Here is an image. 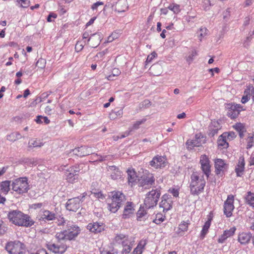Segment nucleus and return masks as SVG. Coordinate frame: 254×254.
<instances>
[{"instance_id":"7","label":"nucleus","mask_w":254,"mask_h":254,"mask_svg":"<svg viewBox=\"0 0 254 254\" xmlns=\"http://www.w3.org/2000/svg\"><path fill=\"white\" fill-rule=\"evenodd\" d=\"M206 138L201 133H196L193 139H188L186 145L188 148L192 149L195 147H199L205 143Z\"/></svg>"},{"instance_id":"31","label":"nucleus","mask_w":254,"mask_h":254,"mask_svg":"<svg viewBox=\"0 0 254 254\" xmlns=\"http://www.w3.org/2000/svg\"><path fill=\"white\" fill-rule=\"evenodd\" d=\"M190 224V222L189 220L187 221H183L179 225L177 233L180 234L181 232L187 231L188 230V226Z\"/></svg>"},{"instance_id":"61","label":"nucleus","mask_w":254,"mask_h":254,"mask_svg":"<svg viewBox=\"0 0 254 254\" xmlns=\"http://www.w3.org/2000/svg\"><path fill=\"white\" fill-rule=\"evenodd\" d=\"M214 217L213 211H210L209 214L207 216V221L205 223H208L211 224V221Z\"/></svg>"},{"instance_id":"51","label":"nucleus","mask_w":254,"mask_h":254,"mask_svg":"<svg viewBox=\"0 0 254 254\" xmlns=\"http://www.w3.org/2000/svg\"><path fill=\"white\" fill-rule=\"evenodd\" d=\"M91 156V159L92 162L102 161L104 160L103 157L97 154H93Z\"/></svg>"},{"instance_id":"41","label":"nucleus","mask_w":254,"mask_h":254,"mask_svg":"<svg viewBox=\"0 0 254 254\" xmlns=\"http://www.w3.org/2000/svg\"><path fill=\"white\" fill-rule=\"evenodd\" d=\"M234 196L232 194L229 195L225 201V206H234Z\"/></svg>"},{"instance_id":"30","label":"nucleus","mask_w":254,"mask_h":254,"mask_svg":"<svg viewBox=\"0 0 254 254\" xmlns=\"http://www.w3.org/2000/svg\"><path fill=\"white\" fill-rule=\"evenodd\" d=\"M128 182L129 183H133L135 182L137 175L135 171L133 169H129L127 171Z\"/></svg>"},{"instance_id":"4","label":"nucleus","mask_w":254,"mask_h":254,"mask_svg":"<svg viewBox=\"0 0 254 254\" xmlns=\"http://www.w3.org/2000/svg\"><path fill=\"white\" fill-rule=\"evenodd\" d=\"M25 249V245L19 241L8 242L5 246L9 254H24Z\"/></svg>"},{"instance_id":"60","label":"nucleus","mask_w":254,"mask_h":254,"mask_svg":"<svg viewBox=\"0 0 254 254\" xmlns=\"http://www.w3.org/2000/svg\"><path fill=\"white\" fill-rule=\"evenodd\" d=\"M83 45L80 42H77L75 47V50L77 52H79L82 50L83 48Z\"/></svg>"},{"instance_id":"9","label":"nucleus","mask_w":254,"mask_h":254,"mask_svg":"<svg viewBox=\"0 0 254 254\" xmlns=\"http://www.w3.org/2000/svg\"><path fill=\"white\" fill-rule=\"evenodd\" d=\"M65 228V233L68 235V240L74 239L80 232V228L72 221H67Z\"/></svg>"},{"instance_id":"37","label":"nucleus","mask_w":254,"mask_h":254,"mask_svg":"<svg viewBox=\"0 0 254 254\" xmlns=\"http://www.w3.org/2000/svg\"><path fill=\"white\" fill-rule=\"evenodd\" d=\"M43 145V142L40 140H38L36 139H31L28 143L29 147H41Z\"/></svg>"},{"instance_id":"56","label":"nucleus","mask_w":254,"mask_h":254,"mask_svg":"<svg viewBox=\"0 0 254 254\" xmlns=\"http://www.w3.org/2000/svg\"><path fill=\"white\" fill-rule=\"evenodd\" d=\"M197 55V52L196 51H192L191 54L188 56L186 58L187 61L189 63H190L193 59V57Z\"/></svg>"},{"instance_id":"19","label":"nucleus","mask_w":254,"mask_h":254,"mask_svg":"<svg viewBox=\"0 0 254 254\" xmlns=\"http://www.w3.org/2000/svg\"><path fill=\"white\" fill-rule=\"evenodd\" d=\"M88 43L92 48H96L100 43V35L97 33L92 35L88 39Z\"/></svg>"},{"instance_id":"27","label":"nucleus","mask_w":254,"mask_h":254,"mask_svg":"<svg viewBox=\"0 0 254 254\" xmlns=\"http://www.w3.org/2000/svg\"><path fill=\"white\" fill-rule=\"evenodd\" d=\"M114 243L121 244L122 243V245H126V243H128V241H127L126 235L124 234H119L117 235L114 240Z\"/></svg>"},{"instance_id":"44","label":"nucleus","mask_w":254,"mask_h":254,"mask_svg":"<svg viewBox=\"0 0 254 254\" xmlns=\"http://www.w3.org/2000/svg\"><path fill=\"white\" fill-rule=\"evenodd\" d=\"M254 134H249L247 138V148L250 149L253 146L254 142Z\"/></svg>"},{"instance_id":"10","label":"nucleus","mask_w":254,"mask_h":254,"mask_svg":"<svg viewBox=\"0 0 254 254\" xmlns=\"http://www.w3.org/2000/svg\"><path fill=\"white\" fill-rule=\"evenodd\" d=\"M199 163L203 173L208 177L211 172L210 161L206 154L201 155L200 157Z\"/></svg>"},{"instance_id":"3","label":"nucleus","mask_w":254,"mask_h":254,"mask_svg":"<svg viewBox=\"0 0 254 254\" xmlns=\"http://www.w3.org/2000/svg\"><path fill=\"white\" fill-rule=\"evenodd\" d=\"M11 186L13 192L18 194H23L29 190V185L26 177H20L13 180Z\"/></svg>"},{"instance_id":"63","label":"nucleus","mask_w":254,"mask_h":254,"mask_svg":"<svg viewBox=\"0 0 254 254\" xmlns=\"http://www.w3.org/2000/svg\"><path fill=\"white\" fill-rule=\"evenodd\" d=\"M227 239L226 236L224 234H222L219 239H218V242L219 243H223L224 241Z\"/></svg>"},{"instance_id":"21","label":"nucleus","mask_w":254,"mask_h":254,"mask_svg":"<svg viewBox=\"0 0 254 254\" xmlns=\"http://www.w3.org/2000/svg\"><path fill=\"white\" fill-rule=\"evenodd\" d=\"M127 4L126 0H119L115 4V10L118 12H124L127 9Z\"/></svg>"},{"instance_id":"38","label":"nucleus","mask_w":254,"mask_h":254,"mask_svg":"<svg viewBox=\"0 0 254 254\" xmlns=\"http://www.w3.org/2000/svg\"><path fill=\"white\" fill-rule=\"evenodd\" d=\"M80 201V199L79 197H73L71 199H69L66 202V206H74L79 205Z\"/></svg>"},{"instance_id":"26","label":"nucleus","mask_w":254,"mask_h":254,"mask_svg":"<svg viewBox=\"0 0 254 254\" xmlns=\"http://www.w3.org/2000/svg\"><path fill=\"white\" fill-rule=\"evenodd\" d=\"M251 85H249L247 86L244 93V95L241 99V102L243 104L246 103L250 99L251 97Z\"/></svg>"},{"instance_id":"49","label":"nucleus","mask_w":254,"mask_h":254,"mask_svg":"<svg viewBox=\"0 0 254 254\" xmlns=\"http://www.w3.org/2000/svg\"><path fill=\"white\" fill-rule=\"evenodd\" d=\"M123 249L122 251V254H128L131 250L132 245H128V243H126V245H123Z\"/></svg>"},{"instance_id":"62","label":"nucleus","mask_w":254,"mask_h":254,"mask_svg":"<svg viewBox=\"0 0 254 254\" xmlns=\"http://www.w3.org/2000/svg\"><path fill=\"white\" fill-rule=\"evenodd\" d=\"M54 108H52L50 106H47L45 109V112L48 115H50L52 114V112Z\"/></svg>"},{"instance_id":"5","label":"nucleus","mask_w":254,"mask_h":254,"mask_svg":"<svg viewBox=\"0 0 254 254\" xmlns=\"http://www.w3.org/2000/svg\"><path fill=\"white\" fill-rule=\"evenodd\" d=\"M160 193L157 190H152L149 191L144 199L145 206H155L160 197Z\"/></svg>"},{"instance_id":"17","label":"nucleus","mask_w":254,"mask_h":254,"mask_svg":"<svg viewBox=\"0 0 254 254\" xmlns=\"http://www.w3.org/2000/svg\"><path fill=\"white\" fill-rule=\"evenodd\" d=\"M37 218L39 221H50L54 220L56 218V215L49 210H45Z\"/></svg>"},{"instance_id":"14","label":"nucleus","mask_w":254,"mask_h":254,"mask_svg":"<svg viewBox=\"0 0 254 254\" xmlns=\"http://www.w3.org/2000/svg\"><path fill=\"white\" fill-rule=\"evenodd\" d=\"M214 166L216 174H220L227 169L228 165L222 159L217 158L214 160Z\"/></svg>"},{"instance_id":"47","label":"nucleus","mask_w":254,"mask_h":254,"mask_svg":"<svg viewBox=\"0 0 254 254\" xmlns=\"http://www.w3.org/2000/svg\"><path fill=\"white\" fill-rule=\"evenodd\" d=\"M146 120L145 119H143L142 120L136 121L132 125L131 129L135 130L138 129L140 127V126L144 124L146 122Z\"/></svg>"},{"instance_id":"29","label":"nucleus","mask_w":254,"mask_h":254,"mask_svg":"<svg viewBox=\"0 0 254 254\" xmlns=\"http://www.w3.org/2000/svg\"><path fill=\"white\" fill-rule=\"evenodd\" d=\"M10 181H4L0 183V189L1 191L4 193L7 194L10 190Z\"/></svg>"},{"instance_id":"39","label":"nucleus","mask_w":254,"mask_h":254,"mask_svg":"<svg viewBox=\"0 0 254 254\" xmlns=\"http://www.w3.org/2000/svg\"><path fill=\"white\" fill-rule=\"evenodd\" d=\"M47 64L46 60L43 58H40L36 63V66L40 69H44L46 67Z\"/></svg>"},{"instance_id":"32","label":"nucleus","mask_w":254,"mask_h":254,"mask_svg":"<svg viewBox=\"0 0 254 254\" xmlns=\"http://www.w3.org/2000/svg\"><path fill=\"white\" fill-rule=\"evenodd\" d=\"M122 175V172L119 168L112 166V179L116 180L121 178Z\"/></svg>"},{"instance_id":"40","label":"nucleus","mask_w":254,"mask_h":254,"mask_svg":"<svg viewBox=\"0 0 254 254\" xmlns=\"http://www.w3.org/2000/svg\"><path fill=\"white\" fill-rule=\"evenodd\" d=\"M222 134L228 141L233 140L236 137V134L234 131L225 132Z\"/></svg>"},{"instance_id":"13","label":"nucleus","mask_w":254,"mask_h":254,"mask_svg":"<svg viewBox=\"0 0 254 254\" xmlns=\"http://www.w3.org/2000/svg\"><path fill=\"white\" fill-rule=\"evenodd\" d=\"M73 154L79 157L87 156L92 153L91 147L86 146L75 148L73 150Z\"/></svg>"},{"instance_id":"36","label":"nucleus","mask_w":254,"mask_h":254,"mask_svg":"<svg viewBox=\"0 0 254 254\" xmlns=\"http://www.w3.org/2000/svg\"><path fill=\"white\" fill-rule=\"evenodd\" d=\"M168 8L172 11L174 14H178L181 10L180 5L176 3L170 4L168 6Z\"/></svg>"},{"instance_id":"12","label":"nucleus","mask_w":254,"mask_h":254,"mask_svg":"<svg viewBox=\"0 0 254 254\" xmlns=\"http://www.w3.org/2000/svg\"><path fill=\"white\" fill-rule=\"evenodd\" d=\"M125 200V195L121 191H112V205L120 206Z\"/></svg>"},{"instance_id":"48","label":"nucleus","mask_w":254,"mask_h":254,"mask_svg":"<svg viewBox=\"0 0 254 254\" xmlns=\"http://www.w3.org/2000/svg\"><path fill=\"white\" fill-rule=\"evenodd\" d=\"M236 230V228L235 227H233L231 228L229 230H225L223 232V234L228 238L234 234Z\"/></svg>"},{"instance_id":"33","label":"nucleus","mask_w":254,"mask_h":254,"mask_svg":"<svg viewBox=\"0 0 254 254\" xmlns=\"http://www.w3.org/2000/svg\"><path fill=\"white\" fill-rule=\"evenodd\" d=\"M245 199L247 204L254 206V193L248 191Z\"/></svg>"},{"instance_id":"45","label":"nucleus","mask_w":254,"mask_h":254,"mask_svg":"<svg viewBox=\"0 0 254 254\" xmlns=\"http://www.w3.org/2000/svg\"><path fill=\"white\" fill-rule=\"evenodd\" d=\"M210 225L211 224H209L208 223H204L200 234V236L202 238H203L207 233Z\"/></svg>"},{"instance_id":"50","label":"nucleus","mask_w":254,"mask_h":254,"mask_svg":"<svg viewBox=\"0 0 254 254\" xmlns=\"http://www.w3.org/2000/svg\"><path fill=\"white\" fill-rule=\"evenodd\" d=\"M157 57V54L155 52H152L150 55L147 56L146 60L145 61L146 64L150 63L152 62V61L155 58Z\"/></svg>"},{"instance_id":"25","label":"nucleus","mask_w":254,"mask_h":254,"mask_svg":"<svg viewBox=\"0 0 254 254\" xmlns=\"http://www.w3.org/2000/svg\"><path fill=\"white\" fill-rule=\"evenodd\" d=\"M87 229L90 232L93 233L100 232L102 230V227L98 223H89L87 226Z\"/></svg>"},{"instance_id":"2","label":"nucleus","mask_w":254,"mask_h":254,"mask_svg":"<svg viewBox=\"0 0 254 254\" xmlns=\"http://www.w3.org/2000/svg\"><path fill=\"white\" fill-rule=\"evenodd\" d=\"M205 184L203 175L198 174L197 173H193L190 177V185L191 194L198 195L203 192Z\"/></svg>"},{"instance_id":"53","label":"nucleus","mask_w":254,"mask_h":254,"mask_svg":"<svg viewBox=\"0 0 254 254\" xmlns=\"http://www.w3.org/2000/svg\"><path fill=\"white\" fill-rule=\"evenodd\" d=\"M234 207H224V213L226 217H230L232 215V211Z\"/></svg>"},{"instance_id":"23","label":"nucleus","mask_w":254,"mask_h":254,"mask_svg":"<svg viewBox=\"0 0 254 254\" xmlns=\"http://www.w3.org/2000/svg\"><path fill=\"white\" fill-rule=\"evenodd\" d=\"M232 127L239 132L240 137L243 138L244 133L246 131L245 125L242 123H237L234 125Z\"/></svg>"},{"instance_id":"15","label":"nucleus","mask_w":254,"mask_h":254,"mask_svg":"<svg viewBox=\"0 0 254 254\" xmlns=\"http://www.w3.org/2000/svg\"><path fill=\"white\" fill-rule=\"evenodd\" d=\"M154 182L155 179L153 175L148 172L143 175L140 180V184L142 186H151Z\"/></svg>"},{"instance_id":"46","label":"nucleus","mask_w":254,"mask_h":254,"mask_svg":"<svg viewBox=\"0 0 254 254\" xmlns=\"http://www.w3.org/2000/svg\"><path fill=\"white\" fill-rule=\"evenodd\" d=\"M20 134L17 132H13L7 136V139L10 141H14L20 137Z\"/></svg>"},{"instance_id":"55","label":"nucleus","mask_w":254,"mask_h":254,"mask_svg":"<svg viewBox=\"0 0 254 254\" xmlns=\"http://www.w3.org/2000/svg\"><path fill=\"white\" fill-rule=\"evenodd\" d=\"M17 1L22 7L26 8L29 6V1L26 0H17Z\"/></svg>"},{"instance_id":"20","label":"nucleus","mask_w":254,"mask_h":254,"mask_svg":"<svg viewBox=\"0 0 254 254\" xmlns=\"http://www.w3.org/2000/svg\"><path fill=\"white\" fill-rule=\"evenodd\" d=\"M252 238V235L251 233H242L238 236V241L243 245H246L249 243Z\"/></svg>"},{"instance_id":"57","label":"nucleus","mask_w":254,"mask_h":254,"mask_svg":"<svg viewBox=\"0 0 254 254\" xmlns=\"http://www.w3.org/2000/svg\"><path fill=\"white\" fill-rule=\"evenodd\" d=\"M92 194H93L95 197L98 199H103L105 198V195L103 194L101 191L92 192Z\"/></svg>"},{"instance_id":"22","label":"nucleus","mask_w":254,"mask_h":254,"mask_svg":"<svg viewBox=\"0 0 254 254\" xmlns=\"http://www.w3.org/2000/svg\"><path fill=\"white\" fill-rule=\"evenodd\" d=\"M217 146L220 150L227 149L229 147V143L223 134L220 135L218 138Z\"/></svg>"},{"instance_id":"18","label":"nucleus","mask_w":254,"mask_h":254,"mask_svg":"<svg viewBox=\"0 0 254 254\" xmlns=\"http://www.w3.org/2000/svg\"><path fill=\"white\" fill-rule=\"evenodd\" d=\"M245 160L243 157H240L238 163L235 168V172L237 177H241L244 174L245 169Z\"/></svg>"},{"instance_id":"11","label":"nucleus","mask_w":254,"mask_h":254,"mask_svg":"<svg viewBox=\"0 0 254 254\" xmlns=\"http://www.w3.org/2000/svg\"><path fill=\"white\" fill-rule=\"evenodd\" d=\"M149 164L155 169H161L167 165V159L165 157L156 155L150 161Z\"/></svg>"},{"instance_id":"16","label":"nucleus","mask_w":254,"mask_h":254,"mask_svg":"<svg viewBox=\"0 0 254 254\" xmlns=\"http://www.w3.org/2000/svg\"><path fill=\"white\" fill-rule=\"evenodd\" d=\"M47 248L54 253L63 254L66 250V247L64 245H59L55 244H47Z\"/></svg>"},{"instance_id":"8","label":"nucleus","mask_w":254,"mask_h":254,"mask_svg":"<svg viewBox=\"0 0 254 254\" xmlns=\"http://www.w3.org/2000/svg\"><path fill=\"white\" fill-rule=\"evenodd\" d=\"M226 107L228 109L227 116L232 119L237 118L241 111L244 110L240 104H228Z\"/></svg>"},{"instance_id":"59","label":"nucleus","mask_w":254,"mask_h":254,"mask_svg":"<svg viewBox=\"0 0 254 254\" xmlns=\"http://www.w3.org/2000/svg\"><path fill=\"white\" fill-rule=\"evenodd\" d=\"M29 254H50L44 249H40L35 252H30Z\"/></svg>"},{"instance_id":"24","label":"nucleus","mask_w":254,"mask_h":254,"mask_svg":"<svg viewBox=\"0 0 254 254\" xmlns=\"http://www.w3.org/2000/svg\"><path fill=\"white\" fill-rule=\"evenodd\" d=\"M172 197L168 194L163 195L159 206H172Z\"/></svg>"},{"instance_id":"52","label":"nucleus","mask_w":254,"mask_h":254,"mask_svg":"<svg viewBox=\"0 0 254 254\" xmlns=\"http://www.w3.org/2000/svg\"><path fill=\"white\" fill-rule=\"evenodd\" d=\"M151 70H153L152 71V74L154 76H159L161 73V68L160 66H154L152 67Z\"/></svg>"},{"instance_id":"1","label":"nucleus","mask_w":254,"mask_h":254,"mask_svg":"<svg viewBox=\"0 0 254 254\" xmlns=\"http://www.w3.org/2000/svg\"><path fill=\"white\" fill-rule=\"evenodd\" d=\"M8 218L12 224L25 227H30L35 222L27 215L18 210H13L8 213Z\"/></svg>"},{"instance_id":"43","label":"nucleus","mask_w":254,"mask_h":254,"mask_svg":"<svg viewBox=\"0 0 254 254\" xmlns=\"http://www.w3.org/2000/svg\"><path fill=\"white\" fill-rule=\"evenodd\" d=\"M147 214L146 211L144 209V207H139V209L137 212V220L141 221V218Z\"/></svg>"},{"instance_id":"6","label":"nucleus","mask_w":254,"mask_h":254,"mask_svg":"<svg viewBox=\"0 0 254 254\" xmlns=\"http://www.w3.org/2000/svg\"><path fill=\"white\" fill-rule=\"evenodd\" d=\"M80 169L79 165H74L68 168L65 173L66 181L70 183L73 184L77 179L78 173Z\"/></svg>"},{"instance_id":"34","label":"nucleus","mask_w":254,"mask_h":254,"mask_svg":"<svg viewBox=\"0 0 254 254\" xmlns=\"http://www.w3.org/2000/svg\"><path fill=\"white\" fill-rule=\"evenodd\" d=\"M208 30L205 27H201L197 31V37L200 41H201L203 38L208 34Z\"/></svg>"},{"instance_id":"58","label":"nucleus","mask_w":254,"mask_h":254,"mask_svg":"<svg viewBox=\"0 0 254 254\" xmlns=\"http://www.w3.org/2000/svg\"><path fill=\"white\" fill-rule=\"evenodd\" d=\"M122 32L121 30H116L112 33V41L118 38Z\"/></svg>"},{"instance_id":"64","label":"nucleus","mask_w":254,"mask_h":254,"mask_svg":"<svg viewBox=\"0 0 254 254\" xmlns=\"http://www.w3.org/2000/svg\"><path fill=\"white\" fill-rule=\"evenodd\" d=\"M121 71L119 68H115L112 70V76H118L120 74Z\"/></svg>"},{"instance_id":"42","label":"nucleus","mask_w":254,"mask_h":254,"mask_svg":"<svg viewBox=\"0 0 254 254\" xmlns=\"http://www.w3.org/2000/svg\"><path fill=\"white\" fill-rule=\"evenodd\" d=\"M134 210V209L133 207H125L124 211L123 217L125 219L128 218L130 216V214L133 213Z\"/></svg>"},{"instance_id":"54","label":"nucleus","mask_w":254,"mask_h":254,"mask_svg":"<svg viewBox=\"0 0 254 254\" xmlns=\"http://www.w3.org/2000/svg\"><path fill=\"white\" fill-rule=\"evenodd\" d=\"M164 220V218L163 217L161 214H157L156 216V218L154 219L153 222L156 224H160L161 222H162Z\"/></svg>"},{"instance_id":"35","label":"nucleus","mask_w":254,"mask_h":254,"mask_svg":"<svg viewBox=\"0 0 254 254\" xmlns=\"http://www.w3.org/2000/svg\"><path fill=\"white\" fill-rule=\"evenodd\" d=\"M68 236V235L67 233H65V230H64L60 233H57L56 237L58 241H61L64 240H69Z\"/></svg>"},{"instance_id":"28","label":"nucleus","mask_w":254,"mask_h":254,"mask_svg":"<svg viewBox=\"0 0 254 254\" xmlns=\"http://www.w3.org/2000/svg\"><path fill=\"white\" fill-rule=\"evenodd\" d=\"M146 240H141L138 244L137 247L134 249L133 254H141L143 252V249L146 245Z\"/></svg>"}]
</instances>
